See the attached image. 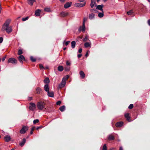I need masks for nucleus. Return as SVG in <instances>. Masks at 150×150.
Here are the masks:
<instances>
[{"instance_id":"nucleus-37","label":"nucleus","mask_w":150,"mask_h":150,"mask_svg":"<svg viewBox=\"0 0 150 150\" xmlns=\"http://www.w3.org/2000/svg\"><path fill=\"white\" fill-rule=\"evenodd\" d=\"M39 120L38 119L35 120H33V123L34 124H35L36 123L38 122Z\"/></svg>"},{"instance_id":"nucleus-44","label":"nucleus","mask_w":150,"mask_h":150,"mask_svg":"<svg viewBox=\"0 0 150 150\" xmlns=\"http://www.w3.org/2000/svg\"><path fill=\"white\" fill-rule=\"evenodd\" d=\"M70 42L69 41H67L65 42V45L66 46H67L69 44V43Z\"/></svg>"},{"instance_id":"nucleus-6","label":"nucleus","mask_w":150,"mask_h":150,"mask_svg":"<svg viewBox=\"0 0 150 150\" xmlns=\"http://www.w3.org/2000/svg\"><path fill=\"white\" fill-rule=\"evenodd\" d=\"M28 129V127L26 126L23 127L20 130V132L21 134H24Z\"/></svg>"},{"instance_id":"nucleus-25","label":"nucleus","mask_w":150,"mask_h":150,"mask_svg":"<svg viewBox=\"0 0 150 150\" xmlns=\"http://www.w3.org/2000/svg\"><path fill=\"white\" fill-rule=\"evenodd\" d=\"M76 42L75 41H73L71 42V46L72 48H74L76 45Z\"/></svg>"},{"instance_id":"nucleus-7","label":"nucleus","mask_w":150,"mask_h":150,"mask_svg":"<svg viewBox=\"0 0 150 150\" xmlns=\"http://www.w3.org/2000/svg\"><path fill=\"white\" fill-rule=\"evenodd\" d=\"M86 5V2H84L82 4H80L79 3H76L75 4V6L76 7H82Z\"/></svg>"},{"instance_id":"nucleus-27","label":"nucleus","mask_w":150,"mask_h":150,"mask_svg":"<svg viewBox=\"0 0 150 150\" xmlns=\"http://www.w3.org/2000/svg\"><path fill=\"white\" fill-rule=\"evenodd\" d=\"M65 109V107L64 105H63L61 107L59 108V110L61 111L62 112L64 111Z\"/></svg>"},{"instance_id":"nucleus-60","label":"nucleus","mask_w":150,"mask_h":150,"mask_svg":"<svg viewBox=\"0 0 150 150\" xmlns=\"http://www.w3.org/2000/svg\"><path fill=\"white\" fill-rule=\"evenodd\" d=\"M94 10L95 11V10H94V9H91L90 10V11H91V12H92L93 11H94Z\"/></svg>"},{"instance_id":"nucleus-20","label":"nucleus","mask_w":150,"mask_h":150,"mask_svg":"<svg viewBox=\"0 0 150 150\" xmlns=\"http://www.w3.org/2000/svg\"><path fill=\"white\" fill-rule=\"evenodd\" d=\"M79 74L82 77V79L84 78L85 77V74L82 71H81L79 72Z\"/></svg>"},{"instance_id":"nucleus-46","label":"nucleus","mask_w":150,"mask_h":150,"mask_svg":"<svg viewBox=\"0 0 150 150\" xmlns=\"http://www.w3.org/2000/svg\"><path fill=\"white\" fill-rule=\"evenodd\" d=\"M39 66L40 68L41 69H42L44 68L42 65L41 64H40Z\"/></svg>"},{"instance_id":"nucleus-21","label":"nucleus","mask_w":150,"mask_h":150,"mask_svg":"<svg viewBox=\"0 0 150 150\" xmlns=\"http://www.w3.org/2000/svg\"><path fill=\"white\" fill-rule=\"evenodd\" d=\"M95 14L93 13L90 14L89 16V18L90 19L92 20L95 17Z\"/></svg>"},{"instance_id":"nucleus-26","label":"nucleus","mask_w":150,"mask_h":150,"mask_svg":"<svg viewBox=\"0 0 150 150\" xmlns=\"http://www.w3.org/2000/svg\"><path fill=\"white\" fill-rule=\"evenodd\" d=\"M58 70L59 71H62L63 70V66H59L58 67Z\"/></svg>"},{"instance_id":"nucleus-40","label":"nucleus","mask_w":150,"mask_h":150,"mask_svg":"<svg viewBox=\"0 0 150 150\" xmlns=\"http://www.w3.org/2000/svg\"><path fill=\"white\" fill-rule=\"evenodd\" d=\"M70 67H65L64 70L65 71H68L70 70Z\"/></svg>"},{"instance_id":"nucleus-33","label":"nucleus","mask_w":150,"mask_h":150,"mask_svg":"<svg viewBox=\"0 0 150 150\" xmlns=\"http://www.w3.org/2000/svg\"><path fill=\"white\" fill-rule=\"evenodd\" d=\"M23 53V52L20 49L18 50V54L20 55Z\"/></svg>"},{"instance_id":"nucleus-5","label":"nucleus","mask_w":150,"mask_h":150,"mask_svg":"<svg viewBox=\"0 0 150 150\" xmlns=\"http://www.w3.org/2000/svg\"><path fill=\"white\" fill-rule=\"evenodd\" d=\"M30 106L29 108L30 110L34 111L36 108V105L35 104L33 103H30Z\"/></svg>"},{"instance_id":"nucleus-19","label":"nucleus","mask_w":150,"mask_h":150,"mask_svg":"<svg viewBox=\"0 0 150 150\" xmlns=\"http://www.w3.org/2000/svg\"><path fill=\"white\" fill-rule=\"evenodd\" d=\"M26 141V139L25 138H24L23 141L20 143V145L21 146H23L25 143Z\"/></svg>"},{"instance_id":"nucleus-38","label":"nucleus","mask_w":150,"mask_h":150,"mask_svg":"<svg viewBox=\"0 0 150 150\" xmlns=\"http://www.w3.org/2000/svg\"><path fill=\"white\" fill-rule=\"evenodd\" d=\"M133 107V104H130L128 106V108L129 109H132Z\"/></svg>"},{"instance_id":"nucleus-51","label":"nucleus","mask_w":150,"mask_h":150,"mask_svg":"<svg viewBox=\"0 0 150 150\" xmlns=\"http://www.w3.org/2000/svg\"><path fill=\"white\" fill-rule=\"evenodd\" d=\"M96 0H91V2L96 3Z\"/></svg>"},{"instance_id":"nucleus-61","label":"nucleus","mask_w":150,"mask_h":150,"mask_svg":"<svg viewBox=\"0 0 150 150\" xmlns=\"http://www.w3.org/2000/svg\"><path fill=\"white\" fill-rule=\"evenodd\" d=\"M34 130V128H31V130H32V131H33Z\"/></svg>"},{"instance_id":"nucleus-34","label":"nucleus","mask_w":150,"mask_h":150,"mask_svg":"<svg viewBox=\"0 0 150 150\" xmlns=\"http://www.w3.org/2000/svg\"><path fill=\"white\" fill-rule=\"evenodd\" d=\"M133 13V11L132 10H130L129 11H127V13L128 15H131Z\"/></svg>"},{"instance_id":"nucleus-11","label":"nucleus","mask_w":150,"mask_h":150,"mask_svg":"<svg viewBox=\"0 0 150 150\" xmlns=\"http://www.w3.org/2000/svg\"><path fill=\"white\" fill-rule=\"evenodd\" d=\"M71 2H70V3H69V2H67V3H66L64 5V8H69V7L71 6Z\"/></svg>"},{"instance_id":"nucleus-12","label":"nucleus","mask_w":150,"mask_h":150,"mask_svg":"<svg viewBox=\"0 0 150 150\" xmlns=\"http://www.w3.org/2000/svg\"><path fill=\"white\" fill-rule=\"evenodd\" d=\"M81 30L83 32H85V25H82V27H81L79 29V32L81 31Z\"/></svg>"},{"instance_id":"nucleus-41","label":"nucleus","mask_w":150,"mask_h":150,"mask_svg":"<svg viewBox=\"0 0 150 150\" xmlns=\"http://www.w3.org/2000/svg\"><path fill=\"white\" fill-rule=\"evenodd\" d=\"M28 17H27L25 18H23L22 19V20L23 21H25L27 20L28 19Z\"/></svg>"},{"instance_id":"nucleus-64","label":"nucleus","mask_w":150,"mask_h":150,"mask_svg":"<svg viewBox=\"0 0 150 150\" xmlns=\"http://www.w3.org/2000/svg\"><path fill=\"white\" fill-rule=\"evenodd\" d=\"M114 149V148H112V149H111L110 150H112L113 149Z\"/></svg>"},{"instance_id":"nucleus-55","label":"nucleus","mask_w":150,"mask_h":150,"mask_svg":"<svg viewBox=\"0 0 150 150\" xmlns=\"http://www.w3.org/2000/svg\"><path fill=\"white\" fill-rule=\"evenodd\" d=\"M119 150H123V148L122 146H120V147Z\"/></svg>"},{"instance_id":"nucleus-23","label":"nucleus","mask_w":150,"mask_h":150,"mask_svg":"<svg viewBox=\"0 0 150 150\" xmlns=\"http://www.w3.org/2000/svg\"><path fill=\"white\" fill-rule=\"evenodd\" d=\"M50 80L48 78L46 77V78L44 80V82L45 83H47L48 84V83H49L50 82Z\"/></svg>"},{"instance_id":"nucleus-50","label":"nucleus","mask_w":150,"mask_h":150,"mask_svg":"<svg viewBox=\"0 0 150 150\" xmlns=\"http://www.w3.org/2000/svg\"><path fill=\"white\" fill-rule=\"evenodd\" d=\"M6 58V56H5V57H4L2 59V61L3 62H4V60H5V59Z\"/></svg>"},{"instance_id":"nucleus-36","label":"nucleus","mask_w":150,"mask_h":150,"mask_svg":"<svg viewBox=\"0 0 150 150\" xmlns=\"http://www.w3.org/2000/svg\"><path fill=\"white\" fill-rule=\"evenodd\" d=\"M102 150H107V147L106 144H104L103 145Z\"/></svg>"},{"instance_id":"nucleus-17","label":"nucleus","mask_w":150,"mask_h":150,"mask_svg":"<svg viewBox=\"0 0 150 150\" xmlns=\"http://www.w3.org/2000/svg\"><path fill=\"white\" fill-rule=\"evenodd\" d=\"M84 46L86 48H87L91 46V42H86L84 44Z\"/></svg>"},{"instance_id":"nucleus-8","label":"nucleus","mask_w":150,"mask_h":150,"mask_svg":"<svg viewBox=\"0 0 150 150\" xmlns=\"http://www.w3.org/2000/svg\"><path fill=\"white\" fill-rule=\"evenodd\" d=\"M95 6H96V9H97L99 10L102 11V12H103V5H95Z\"/></svg>"},{"instance_id":"nucleus-42","label":"nucleus","mask_w":150,"mask_h":150,"mask_svg":"<svg viewBox=\"0 0 150 150\" xmlns=\"http://www.w3.org/2000/svg\"><path fill=\"white\" fill-rule=\"evenodd\" d=\"M96 4V3H91L90 4V6L91 8H93L94 6V5Z\"/></svg>"},{"instance_id":"nucleus-52","label":"nucleus","mask_w":150,"mask_h":150,"mask_svg":"<svg viewBox=\"0 0 150 150\" xmlns=\"http://www.w3.org/2000/svg\"><path fill=\"white\" fill-rule=\"evenodd\" d=\"M147 22L149 25L150 26V19Z\"/></svg>"},{"instance_id":"nucleus-31","label":"nucleus","mask_w":150,"mask_h":150,"mask_svg":"<svg viewBox=\"0 0 150 150\" xmlns=\"http://www.w3.org/2000/svg\"><path fill=\"white\" fill-rule=\"evenodd\" d=\"M30 59L31 61L33 62H35L36 60V59L33 56L30 57Z\"/></svg>"},{"instance_id":"nucleus-56","label":"nucleus","mask_w":150,"mask_h":150,"mask_svg":"<svg viewBox=\"0 0 150 150\" xmlns=\"http://www.w3.org/2000/svg\"><path fill=\"white\" fill-rule=\"evenodd\" d=\"M60 1L62 2H64L66 0H59Z\"/></svg>"},{"instance_id":"nucleus-47","label":"nucleus","mask_w":150,"mask_h":150,"mask_svg":"<svg viewBox=\"0 0 150 150\" xmlns=\"http://www.w3.org/2000/svg\"><path fill=\"white\" fill-rule=\"evenodd\" d=\"M3 38L2 37L0 38V43H1L3 41Z\"/></svg>"},{"instance_id":"nucleus-62","label":"nucleus","mask_w":150,"mask_h":150,"mask_svg":"<svg viewBox=\"0 0 150 150\" xmlns=\"http://www.w3.org/2000/svg\"><path fill=\"white\" fill-rule=\"evenodd\" d=\"M32 97H30L29 99V100H32Z\"/></svg>"},{"instance_id":"nucleus-2","label":"nucleus","mask_w":150,"mask_h":150,"mask_svg":"<svg viewBox=\"0 0 150 150\" xmlns=\"http://www.w3.org/2000/svg\"><path fill=\"white\" fill-rule=\"evenodd\" d=\"M45 102L40 101L37 103V106L39 109L42 110L45 108Z\"/></svg>"},{"instance_id":"nucleus-58","label":"nucleus","mask_w":150,"mask_h":150,"mask_svg":"<svg viewBox=\"0 0 150 150\" xmlns=\"http://www.w3.org/2000/svg\"><path fill=\"white\" fill-rule=\"evenodd\" d=\"M33 133V131L31 130L30 132V134H32Z\"/></svg>"},{"instance_id":"nucleus-4","label":"nucleus","mask_w":150,"mask_h":150,"mask_svg":"<svg viewBox=\"0 0 150 150\" xmlns=\"http://www.w3.org/2000/svg\"><path fill=\"white\" fill-rule=\"evenodd\" d=\"M8 63H11L12 64H16L17 63V60L13 58H10L8 61Z\"/></svg>"},{"instance_id":"nucleus-59","label":"nucleus","mask_w":150,"mask_h":150,"mask_svg":"<svg viewBox=\"0 0 150 150\" xmlns=\"http://www.w3.org/2000/svg\"><path fill=\"white\" fill-rule=\"evenodd\" d=\"M69 77V76L67 75V78H65V79H67H67Z\"/></svg>"},{"instance_id":"nucleus-1","label":"nucleus","mask_w":150,"mask_h":150,"mask_svg":"<svg viewBox=\"0 0 150 150\" xmlns=\"http://www.w3.org/2000/svg\"><path fill=\"white\" fill-rule=\"evenodd\" d=\"M10 19H8L3 25L1 31H6L8 34L10 33L12 31V29L11 26H9V25L11 22Z\"/></svg>"},{"instance_id":"nucleus-18","label":"nucleus","mask_w":150,"mask_h":150,"mask_svg":"<svg viewBox=\"0 0 150 150\" xmlns=\"http://www.w3.org/2000/svg\"><path fill=\"white\" fill-rule=\"evenodd\" d=\"M60 14L61 16L62 17H65L68 15V13L67 12L63 11L61 12Z\"/></svg>"},{"instance_id":"nucleus-49","label":"nucleus","mask_w":150,"mask_h":150,"mask_svg":"<svg viewBox=\"0 0 150 150\" xmlns=\"http://www.w3.org/2000/svg\"><path fill=\"white\" fill-rule=\"evenodd\" d=\"M82 55L81 54H79L78 55V57L79 58H80L81 57Z\"/></svg>"},{"instance_id":"nucleus-15","label":"nucleus","mask_w":150,"mask_h":150,"mask_svg":"<svg viewBox=\"0 0 150 150\" xmlns=\"http://www.w3.org/2000/svg\"><path fill=\"white\" fill-rule=\"evenodd\" d=\"M41 11L40 9H38L35 11V15L37 16H40V13Z\"/></svg>"},{"instance_id":"nucleus-35","label":"nucleus","mask_w":150,"mask_h":150,"mask_svg":"<svg viewBox=\"0 0 150 150\" xmlns=\"http://www.w3.org/2000/svg\"><path fill=\"white\" fill-rule=\"evenodd\" d=\"M44 10L47 12H49L50 11V8H44Z\"/></svg>"},{"instance_id":"nucleus-16","label":"nucleus","mask_w":150,"mask_h":150,"mask_svg":"<svg viewBox=\"0 0 150 150\" xmlns=\"http://www.w3.org/2000/svg\"><path fill=\"white\" fill-rule=\"evenodd\" d=\"M123 124V122H118L116 124V126L117 127H121Z\"/></svg>"},{"instance_id":"nucleus-43","label":"nucleus","mask_w":150,"mask_h":150,"mask_svg":"<svg viewBox=\"0 0 150 150\" xmlns=\"http://www.w3.org/2000/svg\"><path fill=\"white\" fill-rule=\"evenodd\" d=\"M61 101L60 100H59L57 102L56 104L57 105H60V104H61Z\"/></svg>"},{"instance_id":"nucleus-29","label":"nucleus","mask_w":150,"mask_h":150,"mask_svg":"<svg viewBox=\"0 0 150 150\" xmlns=\"http://www.w3.org/2000/svg\"><path fill=\"white\" fill-rule=\"evenodd\" d=\"M37 91V93L38 94H39L41 91V89L39 87H38L36 89Z\"/></svg>"},{"instance_id":"nucleus-53","label":"nucleus","mask_w":150,"mask_h":150,"mask_svg":"<svg viewBox=\"0 0 150 150\" xmlns=\"http://www.w3.org/2000/svg\"><path fill=\"white\" fill-rule=\"evenodd\" d=\"M42 126H40V127H37V128H36V129L37 130H38L40 128H42Z\"/></svg>"},{"instance_id":"nucleus-57","label":"nucleus","mask_w":150,"mask_h":150,"mask_svg":"<svg viewBox=\"0 0 150 150\" xmlns=\"http://www.w3.org/2000/svg\"><path fill=\"white\" fill-rule=\"evenodd\" d=\"M80 2H83L85 0H79Z\"/></svg>"},{"instance_id":"nucleus-9","label":"nucleus","mask_w":150,"mask_h":150,"mask_svg":"<svg viewBox=\"0 0 150 150\" xmlns=\"http://www.w3.org/2000/svg\"><path fill=\"white\" fill-rule=\"evenodd\" d=\"M18 58L20 62L21 63H23V60L25 59L24 56L23 55H20Z\"/></svg>"},{"instance_id":"nucleus-24","label":"nucleus","mask_w":150,"mask_h":150,"mask_svg":"<svg viewBox=\"0 0 150 150\" xmlns=\"http://www.w3.org/2000/svg\"><path fill=\"white\" fill-rule=\"evenodd\" d=\"M108 139L110 140H112L114 139V137L111 134L109 135L108 137Z\"/></svg>"},{"instance_id":"nucleus-10","label":"nucleus","mask_w":150,"mask_h":150,"mask_svg":"<svg viewBox=\"0 0 150 150\" xmlns=\"http://www.w3.org/2000/svg\"><path fill=\"white\" fill-rule=\"evenodd\" d=\"M44 88L45 91L46 92H47L49 91L50 88L48 84H46L44 86Z\"/></svg>"},{"instance_id":"nucleus-3","label":"nucleus","mask_w":150,"mask_h":150,"mask_svg":"<svg viewBox=\"0 0 150 150\" xmlns=\"http://www.w3.org/2000/svg\"><path fill=\"white\" fill-rule=\"evenodd\" d=\"M66 81L67 79H65V78H63L61 83L59 85V88H61L64 87L66 84Z\"/></svg>"},{"instance_id":"nucleus-13","label":"nucleus","mask_w":150,"mask_h":150,"mask_svg":"<svg viewBox=\"0 0 150 150\" xmlns=\"http://www.w3.org/2000/svg\"><path fill=\"white\" fill-rule=\"evenodd\" d=\"M47 95L48 96L51 97H54V94L53 91L50 92V91L47 92Z\"/></svg>"},{"instance_id":"nucleus-45","label":"nucleus","mask_w":150,"mask_h":150,"mask_svg":"<svg viewBox=\"0 0 150 150\" xmlns=\"http://www.w3.org/2000/svg\"><path fill=\"white\" fill-rule=\"evenodd\" d=\"M71 64V63L69 62V61H67V62H66V64L67 65H70Z\"/></svg>"},{"instance_id":"nucleus-14","label":"nucleus","mask_w":150,"mask_h":150,"mask_svg":"<svg viewBox=\"0 0 150 150\" xmlns=\"http://www.w3.org/2000/svg\"><path fill=\"white\" fill-rule=\"evenodd\" d=\"M4 139L6 142H8L11 140V137L9 136L6 135L4 137Z\"/></svg>"},{"instance_id":"nucleus-32","label":"nucleus","mask_w":150,"mask_h":150,"mask_svg":"<svg viewBox=\"0 0 150 150\" xmlns=\"http://www.w3.org/2000/svg\"><path fill=\"white\" fill-rule=\"evenodd\" d=\"M88 36L87 35H86L85 38L83 39V42H86V41H87L88 39Z\"/></svg>"},{"instance_id":"nucleus-54","label":"nucleus","mask_w":150,"mask_h":150,"mask_svg":"<svg viewBox=\"0 0 150 150\" xmlns=\"http://www.w3.org/2000/svg\"><path fill=\"white\" fill-rule=\"evenodd\" d=\"M88 52H87L85 56L86 57H87L88 56Z\"/></svg>"},{"instance_id":"nucleus-63","label":"nucleus","mask_w":150,"mask_h":150,"mask_svg":"<svg viewBox=\"0 0 150 150\" xmlns=\"http://www.w3.org/2000/svg\"><path fill=\"white\" fill-rule=\"evenodd\" d=\"M66 49V47H64L63 48V50H65Z\"/></svg>"},{"instance_id":"nucleus-39","label":"nucleus","mask_w":150,"mask_h":150,"mask_svg":"<svg viewBox=\"0 0 150 150\" xmlns=\"http://www.w3.org/2000/svg\"><path fill=\"white\" fill-rule=\"evenodd\" d=\"M87 18H83V25H85V22L87 21Z\"/></svg>"},{"instance_id":"nucleus-30","label":"nucleus","mask_w":150,"mask_h":150,"mask_svg":"<svg viewBox=\"0 0 150 150\" xmlns=\"http://www.w3.org/2000/svg\"><path fill=\"white\" fill-rule=\"evenodd\" d=\"M98 16L100 18H102L104 16L103 12H102L99 13Z\"/></svg>"},{"instance_id":"nucleus-28","label":"nucleus","mask_w":150,"mask_h":150,"mask_svg":"<svg viewBox=\"0 0 150 150\" xmlns=\"http://www.w3.org/2000/svg\"><path fill=\"white\" fill-rule=\"evenodd\" d=\"M28 3L31 6L33 5L34 2L35 1V0H28Z\"/></svg>"},{"instance_id":"nucleus-48","label":"nucleus","mask_w":150,"mask_h":150,"mask_svg":"<svg viewBox=\"0 0 150 150\" xmlns=\"http://www.w3.org/2000/svg\"><path fill=\"white\" fill-rule=\"evenodd\" d=\"M82 49L81 48L79 49L78 50V52L80 53H81L82 52Z\"/></svg>"},{"instance_id":"nucleus-22","label":"nucleus","mask_w":150,"mask_h":150,"mask_svg":"<svg viewBox=\"0 0 150 150\" xmlns=\"http://www.w3.org/2000/svg\"><path fill=\"white\" fill-rule=\"evenodd\" d=\"M125 116L126 118L127 119V120L130 122V117L129 113H127L125 114Z\"/></svg>"}]
</instances>
